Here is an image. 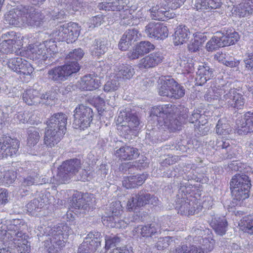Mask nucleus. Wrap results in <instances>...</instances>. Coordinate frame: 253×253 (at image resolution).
<instances>
[{
  "instance_id": "17",
  "label": "nucleus",
  "mask_w": 253,
  "mask_h": 253,
  "mask_svg": "<svg viewBox=\"0 0 253 253\" xmlns=\"http://www.w3.org/2000/svg\"><path fill=\"white\" fill-rule=\"evenodd\" d=\"M149 11L151 18L156 20L166 21L172 18L174 15V13L168 10L161 4L152 6Z\"/></svg>"
},
{
  "instance_id": "6",
  "label": "nucleus",
  "mask_w": 253,
  "mask_h": 253,
  "mask_svg": "<svg viewBox=\"0 0 253 253\" xmlns=\"http://www.w3.org/2000/svg\"><path fill=\"white\" fill-rule=\"evenodd\" d=\"M8 231L17 253H30L31 242L28 241L30 239L29 236L23 233L19 230V227L14 224L10 225Z\"/></svg>"
},
{
  "instance_id": "34",
  "label": "nucleus",
  "mask_w": 253,
  "mask_h": 253,
  "mask_svg": "<svg viewBox=\"0 0 253 253\" xmlns=\"http://www.w3.org/2000/svg\"><path fill=\"white\" fill-rule=\"evenodd\" d=\"M221 4V0H197L196 6L197 9H216Z\"/></svg>"
},
{
  "instance_id": "26",
  "label": "nucleus",
  "mask_w": 253,
  "mask_h": 253,
  "mask_svg": "<svg viewBox=\"0 0 253 253\" xmlns=\"http://www.w3.org/2000/svg\"><path fill=\"white\" fill-rule=\"evenodd\" d=\"M175 83L176 81L170 77H165L162 79V85L159 89V94L161 96L170 97Z\"/></svg>"
},
{
  "instance_id": "30",
  "label": "nucleus",
  "mask_w": 253,
  "mask_h": 253,
  "mask_svg": "<svg viewBox=\"0 0 253 253\" xmlns=\"http://www.w3.org/2000/svg\"><path fill=\"white\" fill-rule=\"evenodd\" d=\"M42 90V86L38 84H35L33 86V96H35L36 98H39V96H41L39 98L41 100H53L56 98L57 96V93L54 89H51L47 91L45 94H41L40 93ZM35 98V97H34Z\"/></svg>"
},
{
  "instance_id": "46",
  "label": "nucleus",
  "mask_w": 253,
  "mask_h": 253,
  "mask_svg": "<svg viewBox=\"0 0 253 253\" xmlns=\"http://www.w3.org/2000/svg\"><path fill=\"white\" fill-rule=\"evenodd\" d=\"M171 90L170 98L179 99L183 97L185 94V89L181 84H178L176 81Z\"/></svg>"
},
{
  "instance_id": "10",
  "label": "nucleus",
  "mask_w": 253,
  "mask_h": 253,
  "mask_svg": "<svg viewBox=\"0 0 253 253\" xmlns=\"http://www.w3.org/2000/svg\"><path fill=\"white\" fill-rule=\"evenodd\" d=\"M58 39L61 41H65L68 43L76 41L80 33L78 24L70 22L58 27Z\"/></svg>"
},
{
  "instance_id": "3",
  "label": "nucleus",
  "mask_w": 253,
  "mask_h": 253,
  "mask_svg": "<svg viewBox=\"0 0 253 253\" xmlns=\"http://www.w3.org/2000/svg\"><path fill=\"white\" fill-rule=\"evenodd\" d=\"M117 120L120 135L126 139H129L131 135L136 133L142 127V122L136 113L126 109L120 111Z\"/></svg>"
},
{
  "instance_id": "8",
  "label": "nucleus",
  "mask_w": 253,
  "mask_h": 253,
  "mask_svg": "<svg viewBox=\"0 0 253 253\" xmlns=\"http://www.w3.org/2000/svg\"><path fill=\"white\" fill-rule=\"evenodd\" d=\"M74 112V128L84 129L89 126L94 115L90 107L83 104L79 105L76 108Z\"/></svg>"
},
{
  "instance_id": "64",
  "label": "nucleus",
  "mask_w": 253,
  "mask_h": 253,
  "mask_svg": "<svg viewBox=\"0 0 253 253\" xmlns=\"http://www.w3.org/2000/svg\"><path fill=\"white\" fill-rule=\"evenodd\" d=\"M125 34L127 35V38H129L133 43L138 40V31L134 28L128 29L125 32Z\"/></svg>"
},
{
  "instance_id": "48",
  "label": "nucleus",
  "mask_w": 253,
  "mask_h": 253,
  "mask_svg": "<svg viewBox=\"0 0 253 253\" xmlns=\"http://www.w3.org/2000/svg\"><path fill=\"white\" fill-rule=\"evenodd\" d=\"M187 247L186 246H178L174 250L171 251L170 253H204V251L200 247L199 248L192 246L191 249L188 252Z\"/></svg>"
},
{
  "instance_id": "25",
  "label": "nucleus",
  "mask_w": 253,
  "mask_h": 253,
  "mask_svg": "<svg viewBox=\"0 0 253 253\" xmlns=\"http://www.w3.org/2000/svg\"><path fill=\"white\" fill-rule=\"evenodd\" d=\"M220 32V36L224 46L234 44L240 39L239 33L233 29H228Z\"/></svg>"
},
{
  "instance_id": "58",
  "label": "nucleus",
  "mask_w": 253,
  "mask_h": 253,
  "mask_svg": "<svg viewBox=\"0 0 253 253\" xmlns=\"http://www.w3.org/2000/svg\"><path fill=\"white\" fill-rule=\"evenodd\" d=\"M21 65L17 73L27 75L32 74V64L30 61L24 60V62L22 61Z\"/></svg>"
},
{
  "instance_id": "47",
  "label": "nucleus",
  "mask_w": 253,
  "mask_h": 253,
  "mask_svg": "<svg viewBox=\"0 0 253 253\" xmlns=\"http://www.w3.org/2000/svg\"><path fill=\"white\" fill-rule=\"evenodd\" d=\"M64 66L70 76L73 74L77 73L80 69L79 64L77 61L66 60V63Z\"/></svg>"
},
{
  "instance_id": "5",
  "label": "nucleus",
  "mask_w": 253,
  "mask_h": 253,
  "mask_svg": "<svg viewBox=\"0 0 253 253\" xmlns=\"http://www.w3.org/2000/svg\"><path fill=\"white\" fill-rule=\"evenodd\" d=\"M32 7L24 6L22 9L14 8L9 10L4 15L6 22L11 25L17 26L19 24L20 19L25 25H32Z\"/></svg>"
},
{
  "instance_id": "35",
  "label": "nucleus",
  "mask_w": 253,
  "mask_h": 253,
  "mask_svg": "<svg viewBox=\"0 0 253 253\" xmlns=\"http://www.w3.org/2000/svg\"><path fill=\"white\" fill-rule=\"evenodd\" d=\"M220 35V32H217L215 35L213 36L207 43L206 47L208 51H212L217 50L219 47H224Z\"/></svg>"
},
{
  "instance_id": "33",
  "label": "nucleus",
  "mask_w": 253,
  "mask_h": 253,
  "mask_svg": "<svg viewBox=\"0 0 253 253\" xmlns=\"http://www.w3.org/2000/svg\"><path fill=\"white\" fill-rule=\"evenodd\" d=\"M122 207L121 203L119 201H116L112 202L109 209L107 210L108 216L107 220L113 221L116 223V219H118V216L120 214L122 211Z\"/></svg>"
},
{
  "instance_id": "49",
  "label": "nucleus",
  "mask_w": 253,
  "mask_h": 253,
  "mask_svg": "<svg viewBox=\"0 0 253 253\" xmlns=\"http://www.w3.org/2000/svg\"><path fill=\"white\" fill-rule=\"evenodd\" d=\"M136 46L139 50L138 52H140L142 55L150 52L155 48L154 45L148 41H142Z\"/></svg>"
},
{
  "instance_id": "55",
  "label": "nucleus",
  "mask_w": 253,
  "mask_h": 253,
  "mask_svg": "<svg viewBox=\"0 0 253 253\" xmlns=\"http://www.w3.org/2000/svg\"><path fill=\"white\" fill-rule=\"evenodd\" d=\"M61 5H65L67 10L72 9L73 11L77 10V7L79 4L78 0H59Z\"/></svg>"
},
{
  "instance_id": "22",
  "label": "nucleus",
  "mask_w": 253,
  "mask_h": 253,
  "mask_svg": "<svg viewBox=\"0 0 253 253\" xmlns=\"http://www.w3.org/2000/svg\"><path fill=\"white\" fill-rule=\"evenodd\" d=\"M48 78L56 83H61L68 79L70 76L64 65L49 70L47 73Z\"/></svg>"
},
{
  "instance_id": "37",
  "label": "nucleus",
  "mask_w": 253,
  "mask_h": 253,
  "mask_svg": "<svg viewBox=\"0 0 253 253\" xmlns=\"http://www.w3.org/2000/svg\"><path fill=\"white\" fill-rule=\"evenodd\" d=\"M229 107L237 109H242L246 102V99L242 94L236 91L232 99L229 100Z\"/></svg>"
},
{
  "instance_id": "16",
  "label": "nucleus",
  "mask_w": 253,
  "mask_h": 253,
  "mask_svg": "<svg viewBox=\"0 0 253 253\" xmlns=\"http://www.w3.org/2000/svg\"><path fill=\"white\" fill-rule=\"evenodd\" d=\"M65 133L56 129L46 128L44 136V143L48 147L52 148L57 144L61 140Z\"/></svg>"
},
{
  "instance_id": "51",
  "label": "nucleus",
  "mask_w": 253,
  "mask_h": 253,
  "mask_svg": "<svg viewBox=\"0 0 253 253\" xmlns=\"http://www.w3.org/2000/svg\"><path fill=\"white\" fill-rule=\"evenodd\" d=\"M21 63H22V58L17 57L8 59L6 64L10 70L17 73L20 67L22 66Z\"/></svg>"
},
{
  "instance_id": "18",
  "label": "nucleus",
  "mask_w": 253,
  "mask_h": 253,
  "mask_svg": "<svg viewBox=\"0 0 253 253\" xmlns=\"http://www.w3.org/2000/svg\"><path fill=\"white\" fill-rule=\"evenodd\" d=\"M79 83L80 88L84 90H95L100 84V81L93 74L84 75L81 78Z\"/></svg>"
},
{
  "instance_id": "60",
  "label": "nucleus",
  "mask_w": 253,
  "mask_h": 253,
  "mask_svg": "<svg viewBox=\"0 0 253 253\" xmlns=\"http://www.w3.org/2000/svg\"><path fill=\"white\" fill-rule=\"evenodd\" d=\"M102 236L101 233L97 231H92L89 232L86 237L85 238L84 240L86 241H90V240L92 242L99 241L101 242Z\"/></svg>"
},
{
  "instance_id": "31",
  "label": "nucleus",
  "mask_w": 253,
  "mask_h": 253,
  "mask_svg": "<svg viewBox=\"0 0 253 253\" xmlns=\"http://www.w3.org/2000/svg\"><path fill=\"white\" fill-rule=\"evenodd\" d=\"M134 230L136 232L140 230L141 235L145 238H152L158 234L157 228L153 223L147 224L144 226L139 225Z\"/></svg>"
},
{
  "instance_id": "56",
  "label": "nucleus",
  "mask_w": 253,
  "mask_h": 253,
  "mask_svg": "<svg viewBox=\"0 0 253 253\" xmlns=\"http://www.w3.org/2000/svg\"><path fill=\"white\" fill-rule=\"evenodd\" d=\"M89 241L84 240V242L79 246L78 250V253H94V247L90 246Z\"/></svg>"
},
{
  "instance_id": "12",
  "label": "nucleus",
  "mask_w": 253,
  "mask_h": 253,
  "mask_svg": "<svg viewBox=\"0 0 253 253\" xmlns=\"http://www.w3.org/2000/svg\"><path fill=\"white\" fill-rule=\"evenodd\" d=\"M146 35L156 40H164L168 36L169 31L167 26L160 22H152L145 27Z\"/></svg>"
},
{
  "instance_id": "43",
  "label": "nucleus",
  "mask_w": 253,
  "mask_h": 253,
  "mask_svg": "<svg viewBox=\"0 0 253 253\" xmlns=\"http://www.w3.org/2000/svg\"><path fill=\"white\" fill-rule=\"evenodd\" d=\"M47 56H38L36 55V57H33V61H34L35 63L37 65L38 71H41L45 68L46 66L51 64V62L50 61V58L47 59Z\"/></svg>"
},
{
  "instance_id": "62",
  "label": "nucleus",
  "mask_w": 253,
  "mask_h": 253,
  "mask_svg": "<svg viewBox=\"0 0 253 253\" xmlns=\"http://www.w3.org/2000/svg\"><path fill=\"white\" fill-rule=\"evenodd\" d=\"M169 8L171 9H176L182 6L186 0H163Z\"/></svg>"
},
{
  "instance_id": "2",
  "label": "nucleus",
  "mask_w": 253,
  "mask_h": 253,
  "mask_svg": "<svg viewBox=\"0 0 253 253\" xmlns=\"http://www.w3.org/2000/svg\"><path fill=\"white\" fill-rule=\"evenodd\" d=\"M38 230L39 231L37 233L38 236L48 237L46 241L48 242L49 241L51 244L48 249L49 253H56L59 249L64 246V236L72 232L68 225L64 223H59L53 227L45 226L44 228L39 227Z\"/></svg>"
},
{
  "instance_id": "42",
  "label": "nucleus",
  "mask_w": 253,
  "mask_h": 253,
  "mask_svg": "<svg viewBox=\"0 0 253 253\" xmlns=\"http://www.w3.org/2000/svg\"><path fill=\"white\" fill-rule=\"evenodd\" d=\"M230 140L222 138L217 139L215 141H210L209 145L212 146L213 149L216 150L228 149L230 148Z\"/></svg>"
},
{
  "instance_id": "41",
  "label": "nucleus",
  "mask_w": 253,
  "mask_h": 253,
  "mask_svg": "<svg viewBox=\"0 0 253 253\" xmlns=\"http://www.w3.org/2000/svg\"><path fill=\"white\" fill-rule=\"evenodd\" d=\"M201 111L199 110H194L189 119V122L190 123H196L198 120H201L202 123V126L199 125V124L201 123L200 121H199L198 126H196V127L199 131H201V129H202L204 124H206L207 122L206 120L205 119V117L201 115Z\"/></svg>"
},
{
  "instance_id": "23",
  "label": "nucleus",
  "mask_w": 253,
  "mask_h": 253,
  "mask_svg": "<svg viewBox=\"0 0 253 253\" xmlns=\"http://www.w3.org/2000/svg\"><path fill=\"white\" fill-rule=\"evenodd\" d=\"M190 36L189 29L184 25L177 27L173 35V43L175 45L182 44L186 42Z\"/></svg>"
},
{
  "instance_id": "14",
  "label": "nucleus",
  "mask_w": 253,
  "mask_h": 253,
  "mask_svg": "<svg viewBox=\"0 0 253 253\" xmlns=\"http://www.w3.org/2000/svg\"><path fill=\"white\" fill-rule=\"evenodd\" d=\"M67 119V116L63 113L54 114L47 121V126L65 133Z\"/></svg>"
},
{
  "instance_id": "44",
  "label": "nucleus",
  "mask_w": 253,
  "mask_h": 253,
  "mask_svg": "<svg viewBox=\"0 0 253 253\" xmlns=\"http://www.w3.org/2000/svg\"><path fill=\"white\" fill-rule=\"evenodd\" d=\"M198 72L200 75L204 76L209 80L214 77V69L211 67L208 63H204L200 65Z\"/></svg>"
},
{
  "instance_id": "20",
  "label": "nucleus",
  "mask_w": 253,
  "mask_h": 253,
  "mask_svg": "<svg viewBox=\"0 0 253 253\" xmlns=\"http://www.w3.org/2000/svg\"><path fill=\"white\" fill-rule=\"evenodd\" d=\"M164 59L162 53L160 51L153 52L140 60V67L149 68L156 66L161 63Z\"/></svg>"
},
{
  "instance_id": "28",
  "label": "nucleus",
  "mask_w": 253,
  "mask_h": 253,
  "mask_svg": "<svg viewBox=\"0 0 253 253\" xmlns=\"http://www.w3.org/2000/svg\"><path fill=\"white\" fill-rule=\"evenodd\" d=\"M147 167V162L144 160H139L132 164L130 163H122L119 167V169L124 173L130 174L135 169L141 170Z\"/></svg>"
},
{
  "instance_id": "7",
  "label": "nucleus",
  "mask_w": 253,
  "mask_h": 253,
  "mask_svg": "<svg viewBox=\"0 0 253 253\" xmlns=\"http://www.w3.org/2000/svg\"><path fill=\"white\" fill-rule=\"evenodd\" d=\"M81 168L80 159L75 158L63 162L58 169L56 179L59 184L68 182L71 177L78 172Z\"/></svg>"
},
{
  "instance_id": "29",
  "label": "nucleus",
  "mask_w": 253,
  "mask_h": 253,
  "mask_svg": "<svg viewBox=\"0 0 253 253\" xmlns=\"http://www.w3.org/2000/svg\"><path fill=\"white\" fill-rule=\"evenodd\" d=\"M186 198L183 196V194L177 195V198L175 200L176 207L178 210V213L182 215H189L192 211H190L191 205L190 202L186 200Z\"/></svg>"
},
{
  "instance_id": "13",
  "label": "nucleus",
  "mask_w": 253,
  "mask_h": 253,
  "mask_svg": "<svg viewBox=\"0 0 253 253\" xmlns=\"http://www.w3.org/2000/svg\"><path fill=\"white\" fill-rule=\"evenodd\" d=\"M238 132L241 134H247L253 132V112L250 111L245 114L241 119L236 120Z\"/></svg>"
},
{
  "instance_id": "9",
  "label": "nucleus",
  "mask_w": 253,
  "mask_h": 253,
  "mask_svg": "<svg viewBox=\"0 0 253 253\" xmlns=\"http://www.w3.org/2000/svg\"><path fill=\"white\" fill-rule=\"evenodd\" d=\"M158 198L153 195H151L145 190L139 191L137 194L132 195L128 200L126 208L129 211L136 209V208L143 207L146 204L154 206L158 204Z\"/></svg>"
},
{
  "instance_id": "32",
  "label": "nucleus",
  "mask_w": 253,
  "mask_h": 253,
  "mask_svg": "<svg viewBox=\"0 0 253 253\" xmlns=\"http://www.w3.org/2000/svg\"><path fill=\"white\" fill-rule=\"evenodd\" d=\"M248 0L242 2L234 8L236 15L240 17H245L253 13V8Z\"/></svg>"
},
{
  "instance_id": "53",
  "label": "nucleus",
  "mask_w": 253,
  "mask_h": 253,
  "mask_svg": "<svg viewBox=\"0 0 253 253\" xmlns=\"http://www.w3.org/2000/svg\"><path fill=\"white\" fill-rule=\"evenodd\" d=\"M16 42L9 40H3L0 44V50L3 53H8L13 51V45Z\"/></svg>"
},
{
  "instance_id": "39",
  "label": "nucleus",
  "mask_w": 253,
  "mask_h": 253,
  "mask_svg": "<svg viewBox=\"0 0 253 253\" xmlns=\"http://www.w3.org/2000/svg\"><path fill=\"white\" fill-rule=\"evenodd\" d=\"M118 76L125 79H130L134 74V70L129 65L122 64L118 68Z\"/></svg>"
},
{
  "instance_id": "11",
  "label": "nucleus",
  "mask_w": 253,
  "mask_h": 253,
  "mask_svg": "<svg viewBox=\"0 0 253 253\" xmlns=\"http://www.w3.org/2000/svg\"><path fill=\"white\" fill-rule=\"evenodd\" d=\"M19 148V141L9 136L0 137V159L16 155Z\"/></svg>"
},
{
  "instance_id": "52",
  "label": "nucleus",
  "mask_w": 253,
  "mask_h": 253,
  "mask_svg": "<svg viewBox=\"0 0 253 253\" xmlns=\"http://www.w3.org/2000/svg\"><path fill=\"white\" fill-rule=\"evenodd\" d=\"M133 44H134V43L132 41H131L129 38H127V35L124 33L120 39L118 46L119 49L121 50L126 51Z\"/></svg>"
},
{
  "instance_id": "59",
  "label": "nucleus",
  "mask_w": 253,
  "mask_h": 253,
  "mask_svg": "<svg viewBox=\"0 0 253 253\" xmlns=\"http://www.w3.org/2000/svg\"><path fill=\"white\" fill-rule=\"evenodd\" d=\"M119 83L117 79H113L108 81L104 85V90L105 92H112L116 90L119 85Z\"/></svg>"
},
{
  "instance_id": "57",
  "label": "nucleus",
  "mask_w": 253,
  "mask_h": 253,
  "mask_svg": "<svg viewBox=\"0 0 253 253\" xmlns=\"http://www.w3.org/2000/svg\"><path fill=\"white\" fill-rule=\"evenodd\" d=\"M172 242L171 237L167 236L159 240L155 245L158 250H163L169 247L170 243Z\"/></svg>"
},
{
  "instance_id": "21",
  "label": "nucleus",
  "mask_w": 253,
  "mask_h": 253,
  "mask_svg": "<svg viewBox=\"0 0 253 253\" xmlns=\"http://www.w3.org/2000/svg\"><path fill=\"white\" fill-rule=\"evenodd\" d=\"M115 155L120 160L126 161L136 159L139 153L137 148L126 145L117 150Z\"/></svg>"
},
{
  "instance_id": "27",
  "label": "nucleus",
  "mask_w": 253,
  "mask_h": 253,
  "mask_svg": "<svg viewBox=\"0 0 253 253\" xmlns=\"http://www.w3.org/2000/svg\"><path fill=\"white\" fill-rule=\"evenodd\" d=\"M108 42L105 39L95 40L90 47L91 55L100 56L106 53L108 50Z\"/></svg>"
},
{
  "instance_id": "24",
  "label": "nucleus",
  "mask_w": 253,
  "mask_h": 253,
  "mask_svg": "<svg viewBox=\"0 0 253 253\" xmlns=\"http://www.w3.org/2000/svg\"><path fill=\"white\" fill-rule=\"evenodd\" d=\"M210 225L215 232L219 235L225 234L227 227V222L225 217L214 215L212 217Z\"/></svg>"
},
{
  "instance_id": "45",
  "label": "nucleus",
  "mask_w": 253,
  "mask_h": 253,
  "mask_svg": "<svg viewBox=\"0 0 253 253\" xmlns=\"http://www.w3.org/2000/svg\"><path fill=\"white\" fill-rule=\"evenodd\" d=\"M47 51L45 45L43 42H36L33 44V57L38 56H46Z\"/></svg>"
},
{
  "instance_id": "19",
  "label": "nucleus",
  "mask_w": 253,
  "mask_h": 253,
  "mask_svg": "<svg viewBox=\"0 0 253 253\" xmlns=\"http://www.w3.org/2000/svg\"><path fill=\"white\" fill-rule=\"evenodd\" d=\"M147 177L148 174L144 173L124 177L123 185L127 189L136 188L142 185Z\"/></svg>"
},
{
  "instance_id": "40",
  "label": "nucleus",
  "mask_w": 253,
  "mask_h": 253,
  "mask_svg": "<svg viewBox=\"0 0 253 253\" xmlns=\"http://www.w3.org/2000/svg\"><path fill=\"white\" fill-rule=\"evenodd\" d=\"M232 131L230 125L225 120H218L216 126V132L219 135L229 134Z\"/></svg>"
},
{
  "instance_id": "1",
  "label": "nucleus",
  "mask_w": 253,
  "mask_h": 253,
  "mask_svg": "<svg viewBox=\"0 0 253 253\" xmlns=\"http://www.w3.org/2000/svg\"><path fill=\"white\" fill-rule=\"evenodd\" d=\"M188 111V108L184 106L168 104L154 106L150 116L156 118L160 127L174 132L181 129L182 124L189 122Z\"/></svg>"
},
{
  "instance_id": "63",
  "label": "nucleus",
  "mask_w": 253,
  "mask_h": 253,
  "mask_svg": "<svg viewBox=\"0 0 253 253\" xmlns=\"http://www.w3.org/2000/svg\"><path fill=\"white\" fill-rule=\"evenodd\" d=\"M154 84V82L149 78H145L137 83V85L142 90H145Z\"/></svg>"
},
{
  "instance_id": "36",
  "label": "nucleus",
  "mask_w": 253,
  "mask_h": 253,
  "mask_svg": "<svg viewBox=\"0 0 253 253\" xmlns=\"http://www.w3.org/2000/svg\"><path fill=\"white\" fill-rule=\"evenodd\" d=\"M105 246L106 250H109L113 248L115 249H119L122 247V242L123 239L117 235L106 236L105 237Z\"/></svg>"
},
{
  "instance_id": "50",
  "label": "nucleus",
  "mask_w": 253,
  "mask_h": 253,
  "mask_svg": "<svg viewBox=\"0 0 253 253\" xmlns=\"http://www.w3.org/2000/svg\"><path fill=\"white\" fill-rule=\"evenodd\" d=\"M84 52L81 48L75 49L70 51L66 57V60H70L71 61H77L78 62L84 55Z\"/></svg>"
},
{
  "instance_id": "38",
  "label": "nucleus",
  "mask_w": 253,
  "mask_h": 253,
  "mask_svg": "<svg viewBox=\"0 0 253 253\" xmlns=\"http://www.w3.org/2000/svg\"><path fill=\"white\" fill-rule=\"evenodd\" d=\"M17 172L13 170L7 169V171L1 172L0 174V180L4 185H10L12 183L16 178Z\"/></svg>"
},
{
  "instance_id": "15",
  "label": "nucleus",
  "mask_w": 253,
  "mask_h": 253,
  "mask_svg": "<svg viewBox=\"0 0 253 253\" xmlns=\"http://www.w3.org/2000/svg\"><path fill=\"white\" fill-rule=\"evenodd\" d=\"M72 205L75 209L84 211L93 208L92 200L87 194H74L73 196Z\"/></svg>"
},
{
  "instance_id": "4",
  "label": "nucleus",
  "mask_w": 253,
  "mask_h": 253,
  "mask_svg": "<svg viewBox=\"0 0 253 253\" xmlns=\"http://www.w3.org/2000/svg\"><path fill=\"white\" fill-rule=\"evenodd\" d=\"M233 202L238 205V202L243 201L249 196L251 186V180L248 175L242 173L234 175L230 182Z\"/></svg>"
},
{
  "instance_id": "61",
  "label": "nucleus",
  "mask_w": 253,
  "mask_h": 253,
  "mask_svg": "<svg viewBox=\"0 0 253 253\" xmlns=\"http://www.w3.org/2000/svg\"><path fill=\"white\" fill-rule=\"evenodd\" d=\"M33 13V27L35 26L40 27L43 22L44 16L40 12L34 10Z\"/></svg>"
},
{
  "instance_id": "54",
  "label": "nucleus",
  "mask_w": 253,
  "mask_h": 253,
  "mask_svg": "<svg viewBox=\"0 0 253 253\" xmlns=\"http://www.w3.org/2000/svg\"><path fill=\"white\" fill-rule=\"evenodd\" d=\"M242 223L245 228H246L247 232L251 234H253V215H249L244 217Z\"/></svg>"
}]
</instances>
